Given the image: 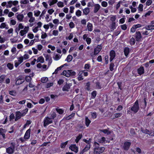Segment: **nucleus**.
Wrapping results in <instances>:
<instances>
[{"mask_svg": "<svg viewBox=\"0 0 154 154\" xmlns=\"http://www.w3.org/2000/svg\"><path fill=\"white\" fill-rule=\"evenodd\" d=\"M5 78V76L4 75H2L0 76V83L2 82Z\"/></svg>", "mask_w": 154, "mask_h": 154, "instance_id": "a18cd8bd", "label": "nucleus"}, {"mask_svg": "<svg viewBox=\"0 0 154 154\" xmlns=\"http://www.w3.org/2000/svg\"><path fill=\"white\" fill-rule=\"evenodd\" d=\"M57 5L59 7H63L64 6L63 3L61 2H59L57 4Z\"/></svg>", "mask_w": 154, "mask_h": 154, "instance_id": "c9c22d12", "label": "nucleus"}, {"mask_svg": "<svg viewBox=\"0 0 154 154\" xmlns=\"http://www.w3.org/2000/svg\"><path fill=\"white\" fill-rule=\"evenodd\" d=\"M87 27L89 31H91L92 30L93 26L92 24L91 23H88L87 25Z\"/></svg>", "mask_w": 154, "mask_h": 154, "instance_id": "b1692460", "label": "nucleus"}, {"mask_svg": "<svg viewBox=\"0 0 154 154\" xmlns=\"http://www.w3.org/2000/svg\"><path fill=\"white\" fill-rule=\"evenodd\" d=\"M75 72L72 70H64L61 73V75L65 76L67 77L72 76L75 75Z\"/></svg>", "mask_w": 154, "mask_h": 154, "instance_id": "f03ea898", "label": "nucleus"}, {"mask_svg": "<svg viewBox=\"0 0 154 154\" xmlns=\"http://www.w3.org/2000/svg\"><path fill=\"white\" fill-rule=\"evenodd\" d=\"M28 36L30 39H32L34 37V35L33 34L29 33V34H28Z\"/></svg>", "mask_w": 154, "mask_h": 154, "instance_id": "774afa93", "label": "nucleus"}, {"mask_svg": "<svg viewBox=\"0 0 154 154\" xmlns=\"http://www.w3.org/2000/svg\"><path fill=\"white\" fill-rule=\"evenodd\" d=\"M18 62L20 64L21 63L23 62V56L19 57L18 58Z\"/></svg>", "mask_w": 154, "mask_h": 154, "instance_id": "09e8293b", "label": "nucleus"}, {"mask_svg": "<svg viewBox=\"0 0 154 154\" xmlns=\"http://www.w3.org/2000/svg\"><path fill=\"white\" fill-rule=\"evenodd\" d=\"M30 129H29L26 131L24 136V138L25 140H27L29 139L30 136Z\"/></svg>", "mask_w": 154, "mask_h": 154, "instance_id": "f8f14e48", "label": "nucleus"}, {"mask_svg": "<svg viewBox=\"0 0 154 154\" xmlns=\"http://www.w3.org/2000/svg\"><path fill=\"white\" fill-rule=\"evenodd\" d=\"M57 0H49L48 1L50 6L52 5L57 3Z\"/></svg>", "mask_w": 154, "mask_h": 154, "instance_id": "a878e982", "label": "nucleus"}, {"mask_svg": "<svg viewBox=\"0 0 154 154\" xmlns=\"http://www.w3.org/2000/svg\"><path fill=\"white\" fill-rule=\"evenodd\" d=\"M135 42V41L133 37L131 38L130 40V44L131 45H134Z\"/></svg>", "mask_w": 154, "mask_h": 154, "instance_id": "ea45409f", "label": "nucleus"}, {"mask_svg": "<svg viewBox=\"0 0 154 154\" xmlns=\"http://www.w3.org/2000/svg\"><path fill=\"white\" fill-rule=\"evenodd\" d=\"M91 38H90L88 37L86 38V41L88 44H90L91 42Z\"/></svg>", "mask_w": 154, "mask_h": 154, "instance_id": "603ef678", "label": "nucleus"}, {"mask_svg": "<svg viewBox=\"0 0 154 154\" xmlns=\"http://www.w3.org/2000/svg\"><path fill=\"white\" fill-rule=\"evenodd\" d=\"M114 64L113 63H111L110 64L109 69H110V70L111 71H112L113 70V67H114Z\"/></svg>", "mask_w": 154, "mask_h": 154, "instance_id": "58836bf2", "label": "nucleus"}, {"mask_svg": "<svg viewBox=\"0 0 154 154\" xmlns=\"http://www.w3.org/2000/svg\"><path fill=\"white\" fill-rule=\"evenodd\" d=\"M34 15L36 17H38L40 14L41 12L38 11H34Z\"/></svg>", "mask_w": 154, "mask_h": 154, "instance_id": "e433bc0d", "label": "nucleus"}, {"mask_svg": "<svg viewBox=\"0 0 154 154\" xmlns=\"http://www.w3.org/2000/svg\"><path fill=\"white\" fill-rule=\"evenodd\" d=\"M135 37L137 41H140L142 38V36L140 32L139 31L137 32L136 33Z\"/></svg>", "mask_w": 154, "mask_h": 154, "instance_id": "9d476101", "label": "nucleus"}, {"mask_svg": "<svg viewBox=\"0 0 154 154\" xmlns=\"http://www.w3.org/2000/svg\"><path fill=\"white\" fill-rule=\"evenodd\" d=\"M116 54L115 51L113 50H111L110 52V62H111L115 57Z\"/></svg>", "mask_w": 154, "mask_h": 154, "instance_id": "9b49d317", "label": "nucleus"}, {"mask_svg": "<svg viewBox=\"0 0 154 154\" xmlns=\"http://www.w3.org/2000/svg\"><path fill=\"white\" fill-rule=\"evenodd\" d=\"M138 73L141 75L144 73V69L143 67V66H141L137 70Z\"/></svg>", "mask_w": 154, "mask_h": 154, "instance_id": "f3484780", "label": "nucleus"}, {"mask_svg": "<svg viewBox=\"0 0 154 154\" xmlns=\"http://www.w3.org/2000/svg\"><path fill=\"white\" fill-rule=\"evenodd\" d=\"M68 142V141H67L64 143H62L61 144V145H60L61 147L62 148H64L65 147V146L67 144Z\"/></svg>", "mask_w": 154, "mask_h": 154, "instance_id": "de8ad7c7", "label": "nucleus"}, {"mask_svg": "<svg viewBox=\"0 0 154 154\" xmlns=\"http://www.w3.org/2000/svg\"><path fill=\"white\" fill-rule=\"evenodd\" d=\"M54 12V10L52 9L49 10L48 12L50 14H51Z\"/></svg>", "mask_w": 154, "mask_h": 154, "instance_id": "69168bd1", "label": "nucleus"}, {"mask_svg": "<svg viewBox=\"0 0 154 154\" xmlns=\"http://www.w3.org/2000/svg\"><path fill=\"white\" fill-rule=\"evenodd\" d=\"M121 28L123 30H125L127 29V27L126 24H124L121 26Z\"/></svg>", "mask_w": 154, "mask_h": 154, "instance_id": "5fc2aeb1", "label": "nucleus"}, {"mask_svg": "<svg viewBox=\"0 0 154 154\" xmlns=\"http://www.w3.org/2000/svg\"><path fill=\"white\" fill-rule=\"evenodd\" d=\"M27 32V31L26 30H21L20 32V35L21 36H23L25 34H26Z\"/></svg>", "mask_w": 154, "mask_h": 154, "instance_id": "c85d7f7f", "label": "nucleus"}, {"mask_svg": "<svg viewBox=\"0 0 154 154\" xmlns=\"http://www.w3.org/2000/svg\"><path fill=\"white\" fill-rule=\"evenodd\" d=\"M143 5L141 4H140L138 8L139 10L140 11H142L143 10Z\"/></svg>", "mask_w": 154, "mask_h": 154, "instance_id": "37998d69", "label": "nucleus"}, {"mask_svg": "<svg viewBox=\"0 0 154 154\" xmlns=\"http://www.w3.org/2000/svg\"><path fill=\"white\" fill-rule=\"evenodd\" d=\"M78 79L79 81H81L83 79L82 78V76L81 74H79L78 77Z\"/></svg>", "mask_w": 154, "mask_h": 154, "instance_id": "13d9d810", "label": "nucleus"}, {"mask_svg": "<svg viewBox=\"0 0 154 154\" xmlns=\"http://www.w3.org/2000/svg\"><path fill=\"white\" fill-rule=\"evenodd\" d=\"M31 79V78L29 76H26V80L28 82H30Z\"/></svg>", "mask_w": 154, "mask_h": 154, "instance_id": "052dcab7", "label": "nucleus"}, {"mask_svg": "<svg viewBox=\"0 0 154 154\" xmlns=\"http://www.w3.org/2000/svg\"><path fill=\"white\" fill-rule=\"evenodd\" d=\"M94 12L96 13L100 9V6L98 4H95L94 6Z\"/></svg>", "mask_w": 154, "mask_h": 154, "instance_id": "4468645a", "label": "nucleus"}, {"mask_svg": "<svg viewBox=\"0 0 154 154\" xmlns=\"http://www.w3.org/2000/svg\"><path fill=\"white\" fill-rule=\"evenodd\" d=\"M83 12L85 15H87L90 12L89 8H85L83 10Z\"/></svg>", "mask_w": 154, "mask_h": 154, "instance_id": "412c9836", "label": "nucleus"}, {"mask_svg": "<svg viewBox=\"0 0 154 154\" xmlns=\"http://www.w3.org/2000/svg\"><path fill=\"white\" fill-rule=\"evenodd\" d=\"M24 28V26L23 25H22V23H20L19 24L18 27V28H17L15 30V32H16L18 34V32L20 30V29H23Z\"/></svg>", "mask_w": 154, "mask_h": 154, "instance_id": "2eb2a0df", "label": "nucleus"}, {"mask_svg": "<svg viewBox=\"0 0 154 154\" xmlns=\"http://www.w3.org/2000/svg\"><path fill=\"white\" fill-rule=\"evenodd\" d=\"M139 109L138 102L137 100L134 103L133 106L131 108V110L136 113L137 112Z\"/></svg>", "mask_w": 154, "mask_h": 154, "instance_id": "7ed1b4c3", "label": "nucleus"}, {"mask_svg": "<svg viewBox=\"0 0 154 154\" xmlns=\"http://www.w3.org/2000/svg\"><path fill=\"white\" fill-rule=\"evenodd\" d=\"M23 18L24 16L23 14H19L17 17V18L18 20L20 21H22Z\"/></svg>", "mask_w": 154, "mask_h": 154, "instance_id": "6ab92c4d", "label": "nucleus"}, {"mask_svg": "<svg viewBox=\"0 0 154 154\" xmlns=\"http://www.w3.org/2000/svg\"><path fill=\"white\" fill-rule=\"evenodd\" d=\"M7 67L10 70H11L13 69V64H11V63H8L7 64Z\"/></svg>", "mask_w": 154, "mask_h": 154, "instance_id": "cd10ccee", "label": "nucleus"}, {"mask_svg": "<svg viewBox=\"0 0 154 154\" xmlns=\"http://www.w3.org/2000/svg\"><path fill=\"white\" fill-rule=\"evenodd\" d=\"M13 1H9L8 2V5H6V7L7 8H11L12 5Z\"/></svg>", "mask_w": 154, "mask_h": 154, "instance_id": "2f4dec72", "label": "nucleus"}, {"mask_svg": "<svg viewBox=\"0 0 154 154\" xmlns=\"http://www.w3.org/2000/svg\"><path fill=\"white\" fill-rule=\"evenodd\" d=\"M44 62V58L42 56L38 57L37 60V62H40L41 63H43Z\"/></svg>", "mask_w": 154, "mask_h": 154, "instance_id": "393cba45", "label": "nucleus"}, {"mask_svg": "<svg viewBox=\"0 0 154 154\" xmlns=\"http://www.w3.org/2000/svg\"><path fill=\"white\" fill-rule=\"evenodd\" d=\"M111 29L114 30L116 29V23L115 22H112L111 25Z\"/></svg>", "mask_w": 154, "mask_h": 154, "instance_id": "72a5a7b5", "label": "nucleus"}, {"mask_svg": "<svg viewBox=\"0 0 154 154\" xmlns=\"http://www.w3.org/2000/svg\"><path fill=\"white\" fill-rule=\"evenodd\" d=\"M72 85L71 83L67 84L63 87L62 90L63 91H69V89L70 88V87L72 86Z\"/></svg>", "mask_w": 154, "mask_h": 154, "instance_id": "6e6552de", "label": "nucleus"}, {"mask_svg": "<svg viewBox=\"0 0 154 154\" xmlns=\"http://www.w3.org/2000/svg\"><path fill=\"white\" fill-rule=\"evenodd\" d=\"M81 14H82V12L79 10H77L75 13L76 15L77 16H81L82 15Z\"/></svg>", "mask_w": 154, "mask_h": 154, "instance_id": "c03bdc74", "label": "nucleus"}, {"mask_svg": "<svg viewBox=\"0 0 154 154\" xmlns=\"http://www.w3.org/2000/svg\"><path fill=\"white\" fill-rule=\"evenodd\" d=\"M56 110L57 112L60 114H62L63 112V110L61 109H56Z\"/></svg>", "mask_w": 154, "mask_h": 154, "instance_id": "a19ab883", "label": "nucleus"}, {"mask_svg": "<svg viewBox=\"0 0 154 154\" xmlns=\"http://www.w3.org/2000/svg\"><path fill=\"white\" fill-rule=\"evenodd\" d=\"M48 81V79L47 77H43L41 79V82L43 83H45Z\"/></svg>", "mask_w": 154, "mask_h": 154, "instance_id": "f704fd0d", "label": "nucleus"}, {"mask_svg": "<svg viewBox=\"0 0 154 154\" xmlns=\"http://www.w3.org/2000/svg\"><path fill=\"white\" fill-rule=\"evenodd\" d=\"M53 57L55 60H57L60 58V56L59 54H57L55 55V56Z\"/></svg>", "mask_w": 154, "mask_h": 154, "instance_id": "4c0bfd02", "label": "nucleus"}, {"mask_svg": "<svg viewBox=\"0 0 154 154\" xmlns=\"http://www.w3.org/2000/svg\"><path fill=\"white\" fill-rule=\"evenodd\" d=\"M142 131L143 133H145L146 134H149V135L150 131L149 130L147 129H145L142 130Z\"/></svg>", "mask_w": 154, "mask_h": 154, "instance_id": "79ce46f5", "label": "nucleus"}, {"mask_svg": "<svg viewBox=\"0 0 154 154\" xmlns=\"http://www.w3.org/2000/svg\"><path fill=\"white\" fill-rule=\"evenodd\" d=\"M116 18V16H114L111 17L110 18V20L112 22H115Z\"/></svg>", "mask_w": 154, "mask_h": 154, "instance_id": "6e6d98bb", "label": "nucleus"}, {"mask_svg": "<svg viewBox=\"0 0 154 154\" xmlns=\"http://www.w3.org/2000/svg\"><path fill=\"white\" fill-rule=\"evenodd\" d=\"M102 5L104 7H106L107 5V3L106 2L103 1L101 3Z\"/></svg>", "mask_w": 154, "mask_h": 154, "instance_id": "864d4df0", "label": "nucleus"}, {"mask_svg": "<svg viewBox=\"0 0 154 154\" xmlns=\"http://www.w3.org/2000/svg\"><path fill=\"white\" fill-rule=\"evenodd\" d=\"M29 3V1L28 0H23V1H21L20 2L21 4H26Z\"/></svg>", "mask_w": 154, "mask_h": 154, "instance_id": "49530a36", "label": "nucleus"}, {"mask_svg": "<svg viewBox=\"0 0 154 154\" xmlns=\"http://www.w3.org/2000/svg\"><path fill=\"white\" fill-rule=\"evenodd\" d=\"M129 52V49L128 47H126L124 49V52L125 55L127 57Z\"/></svg>", "mask_w": 154, "mask_h": 154, "instance_id": "aec40b11", "label": "nucleus"}, {"mask_svg": "<svg viewBox=\"0 0 154 154\" xmlns=\"http://www.w3.org/2000/svg\"><path fill=\"white\" fill-rule=\"evenodd\" d=\"M83 141L87 143V144H90V143L91 141V139L90 138L88 140H87L86 139H83Z\"/></svg>", "mask_w": 154, "mask_h": 154, "instance_id": "3c124183", "label": "nucleus"}, {"mask_svg": "<svg viewBox=\"0 0 154 154\" xmlns=\"http://www.w3.org/2000/svg\"><path fill=\"white\" fill-rule=\"evenodd\" d=\"M24 81V79L19 78L17 80L16 82V85H19L23 83Z\"/></svg>", "mask_w": 154, "mask_h": 154, "instance_id": "dca6fc26", "label": "nucleus"}, {"mask_svg": "<svg viewBox=\"0 0 154 154\" xmlns=\"http://www.w3.org/2000/svg\"><path fill=\"white\" fill-rule=\"evenodd\" d=\"M90 67V65L88 64H86L85 65L84 68L85 69H89Z\"/></svg>", "mask_w": 154, "mask_h": 154, "instance_id": "e2e57ef3", "label": "nucleus"}, {"mask_svg": "<svg viewBox=\"0 0 154 154\" xmlns=\"http://www.w3.org/2000/svg\"><path fill=\"white\" fill-rule=\"evenodd\" d=\"M26 114V113H22L19 111H17L16 112V118L15 121H17L19 119H20L22 116H24Z\"/></svg>", "mask_w": 154, "mask_h": 154, "instance_id": "423d86ee", "label": "nucleus"}, {"mask_svg": "<svg viewBox=\"0 0 154 154\" xmlns=\"http://www.w3.org/2000/svg\"><path fill=\"white\" fill-rule=\"evenodd\" d=\"M122 115V113H116L114 114V116H115V118H117L121 116Z\"/></svg>", "mask_w": 154, "mask_h": 154, "instance_id": "8fccbe9b", "label": "nucleus"}, {"mask_svg": "<svg viewBox=\"0 0 154 154\" xmlns=\"http://www.w3.org/2000/svg\"><path fill=\"white\" fill-rule=\"evenodd\" d=\"M85 125L87 126L88 127L89 125V124L91 123V121L87 117H85Z\"/></svg>", "mask_w": 154, "mask_h": 154, "instance_id": "4be33fe9", "label": "nucleus"}, {"mask_svg": "<svg viewBox=\"0 0 154 154\" xmlns=\"http://www.w3.org/2000/svg\"><path fill=\"white\" fill-rule=\"evenodd\" d=\"M101 49V45H98L97 47L94 49V55H95L97 54L100 51Z\"/></svg>", "mask_w": 154, "mask_h": 154, "instance_id": "0eeeda50", "label": "nucleus"}, {"mask_svg": "<svg viewBox=\"0 0 154 154\" xmlns=\"http://www.w3.org/2000/svg\"><path fill=\"white\" fill-rule=\"evenodd\" d=\"M72 56L71 55H69L66 59L65 61H66L68 62H69L72 60Z\"/></svg>", "mask_w": 154, "mask_h": 154, "instance_id": "5701e85b", "label": "nucleus"}, {"mask_svg": "<svg viewBox=\"0 0 154 154\" xmlns=\"http://www.w3.org/2000/svg\"><path fill=\"white\" fill-rule=\"evenodd\" d=\"M69 149L72 151H74L77 153L78 152V149L77 147L75 145H72L70 147Z\"/></svg>", "mask_w": 154, "mask_h": 154, "instance_id": "ddd939ff", "label": "nucleus"}, {"mask_svg": "<svg viewBox=\"0 0 154 154\" xmlns=\"http://www.w3.org/2000/svg\"><path fill=\"white\" fill-rule=\"evenodd\" d=\"M146 29L147 30H150L151 29H154V25H150L146 26L145 27Z\"/></svg>", "mask_w": 154, "mask_h": 154, "instance_id": "a211bd4d", "label": "nucleus"}, {"mask_svg": "<svg viewBox=\"0 0 154 154\" xmlns=\"http://www.w3.org/2000/svg\"><path fill=\"white\" fill-rule=\"evenodd\" d=\"M90 144H87V145L84 148V149H83L84 151H85V152L88 150L90 149Z\"/></svg>", "mask_w": 154, "mask_h": 154, "instance_id": "473e14b6", "label": "nucleus"}, {"mask_svg": "<svg viewBox=\"0 0 154 154\" xmlns=\"http://www.w3.org/2000/svg\"><path fill=\"white\" fill-rule=\"evenodd\" d=\"M64 82V80L62 79H60L58 81V83L59 85L62 84Z\"/></svg>", "mask_w": 154, "mask_h": 154, "instance_id": "338daca9", "label": "nucleus"}, {"mask_svg": "<svg viewBox=\"0 0 154 154\" xmlns=\"http://www.w3.org/2000/svg\"><path fill=\"white\" fill-rule=\"evenodd\" d=\"M30 19L29 20V21L30 23L33 22L35 20V18L34 17H31L30 18Z\"/></svg>", "mask_w": 154, "mask_h": 154, "instance_id": "680f3d73", "label": "nucleus"}, {"mask_svg": "<svg viewBox=\"0 0 154 154\" xmlns=\"http://www.w3.org/2000/svg\"><path fill=\"white\" fill-rule=\"evenodd\" d=\"M86 86H87V87L86 88V89L89 91L90 90L89 87L90 86V82H88L86 83Z\"/></svg>", "mask_w": 154, "mask_h": 154, "instance_id": "0e129e2a", "label": "nucleus"}, {"mask_svg": "<svg viewBox=\"0 0 154 154\" xmlns=\"http://www.w3.org/2000/svg\"><path fill=\"white\" fill-rule=\"evenodd\" d=\"M131 144V143L129 142H125L124 144L123 147V149L125 150H128Z\"/></svg>", "mask_w": 154, "mask_h": 154, "instance_id": "1a4fd4ad", "label": "nucleus"}, {"mask_svg": "<svg viewBox=\"0 0 154 154\" xmlns=\"http://www.w3.org/2000/svg\"><path fill=\"white\" fill-rule=\"evenodd\" d=\"M52 122V120L51 118L47 117L44 121V126L45 127L46 126L51 123Z\"/></svg>", "mask_w": 154, "mask_h": 154, "instance_id": "39448f33", "label": "nucleus"}, {"mask_svg": "<svg viewBox=\"0 0 154 154\" xmlns=\"http://www.w3.org/2000/svg\"><path fill=\"white\" fill-rule=\"evenodd\" d=\"M82 136V134H80L79 136L76 137V139L75 140V141L76 143L79 142V140L81 139Z\"/></svg>", "mask_w": 154, "mask_h": 154, "instance_id": "bb28decb", "label": "nucleus"}, {"mask_svg": "<svg viewBox=\"0 0 154 154\" xmlns=\"http://www.w3.org/2000/svg\"><path fill=\"white\" fill-rule=\"evenodd\" d=\"M9 94L12 96H14L16 94V92L14 91H10Z\"/></svg>", "mask_w": 154, "mask_h": 154, "instance_id": "4d7b16f0", "label": "nucleus"}, {"mask_svg": "<svg viewBox=\"0 0 154 154\" xmlns=\"http://www.w3.org/2000/svg\"><path fill=\"white\" fill-rule=\"evenodd\" d=\"M95 147L94 148V154H100L103 152L105 148L103 147H100L99 144L96 142L94 143Z\"/></svg>", "mask_w": 154, "mask_h": 154, "instance_id": "f257e3e1", "label": "nucleus"}, {"mask_svg": "<svg viewBox=\"0 0 154 154\" xmlns=\"http://www.w3.org/2000/svg\"><path fill=\"white\" fill-rule=\"evenodd\" d=\"M100 131L102 132L107 134H110L109 131L107 129L100 130Z\"/></svg>", "mask_w": 154, "mask_h": 154, "instance_id": "7c9ffc66", "label": "nucleus"}, {"mask_svg": "<svg viewBox=\"0 0 154 154\" xmlns=\"http://www.w3.org/2000/svg\"><path fill=\"white\" fill-rule=\"evenodd\" d=\"M11 146L6 149V152L9 154H12L14 151V144L11 143Z\"/></svg>", "mask_w": 154, "mask_h": 154, "instance_id": "20e7f679", "label": "nucleus"}, {"mask_svg": "<svg viewBox=\"0 0 154 154\" xmlns=\"http://www.w3.org/2000/svg\"><path fill=\"white\" fill-rule=\"evenodd\" d=\"M152 0H148L146 2V5L149 6L152 4Z\"/></svg>", "mask_w": 154, "mask_h": 154, "instance_id": "bf43d9fd", "label": "nucleus"}, {"mask_svg": "<svg viewBox=\"0 0 154 154\" xmlns=\"http://www.w3.org/2000/svg\"><path fill=\"white\" fill-rule=\"evenodd\" d=\"M75 114H72L71 115H69L67 117H64V119H66L67 120H69L71 119L72 117L74 116Z\"/></svg>", "mask_w": 154, "mask_h": 154, "instance_id": "c756f323", "label": "nucleus"}]
</instances>
